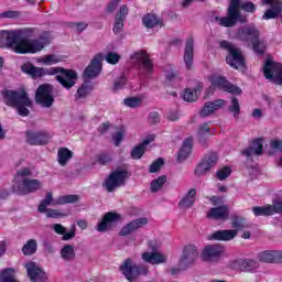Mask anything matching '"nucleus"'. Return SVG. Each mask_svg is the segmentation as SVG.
I'll use <instances>...</instances> for the list:
<instances>
[{"instance_id": "f257e3e1", "label": "nucleus", "mask_w": 282, "mask_h": 282, "mask_svg": "<svg viewBox=\"0 0 282 282\" xmlns=\"http://www.w3.org/2000/svg\"><path fill=\"white\" fill-rule=\"evenodd\" d=\"M32 32L33 29L0 31V47L12 50L15 54H39L52 43V33L44 31L37 39H21V36H32Z\"/></svg>"}, {"instance_id": "f03ea898", "label": "nucleus", "mask_w": 282, "mask_h": 282, "mask_svg": "<svg viewBox=\"0 0 282 282\" xmlns=\"http://www.w3.org/2000/svg\"><path fill=\"white\" fill-rule=\"evenodd\" d=\"M2 98L4 105L17 109L19 116H30V109L28 108L32 107V99L28 96L25 88H20L19 90H4L2 91Z\"/></svg>"}, {"instance_id": "7ed1b4c3", "label": "nucleus", "mask_w": 282, "mask_h": 282, "mask_svg": "<svg viewBox=\"0 0 282 282\" xmlns=\"http://www.w3.org/2000/svg\"><path fill=\"white\" fill-rule=\"evenodd\" d=\"M259 29L254 24H248L242 28H239L234 36L236 41H240V43H245L246 45H252L253 51L257 54H263L264 46L259 41L260 36Z\"/></svg>"}, {"instance_id": "20e7f679", "label": "nucleus", "mask_w": 282, "mask_h": 282, "mask_svg": "<svg viewBox=\"0 0 282 282\" xmlns=\"http://www.w3.org/2000/svg\"><path fill=\"white\" fill-rule=\"evenodd\" d=\"M231 226L235 229H225L217 230L209 235V241H232L237 235H239V230H243V228H250V225L246 221V218L241 216H235L231 219Z\"/></svg>"}, {"instance_id": "39448f33", "label": "nucleus", "mask_w": 282, "mask_h": 282, "mask_svg": "<svg viewBox=\"0 0 282 282\" xmlns=\"http://www.w3.org/2000/svg\"><path fill=\"white\" fill-rule=\"evenodd\" d=\"M32 170L29 167L21 169L17 174V183L13 185L14 191H19L24 195L41 191V181L32 180Z\"/></svg>"}, {"instance_id": "423d86ee", "label": "nucleus", "mask_w": 282, "mask_h": 282, "mask_svg": "<svg viewBox=\"0 0 282 282\" xmlns=\"http://www.w3.org/2000/svg\"><path fill=\"white\" fill-rule=\"evenodd\" d=\"M119 270L127 281L135 282L139 276H147L149 274V267L137 265L131 258H127L119 267Z\"/></svg>"}, {"instance_id": "0eeeda50", "label": "nucleus", "mask_w": 282, "mask_h": 282, "mask_svg": "<svg viewBox=\"0 0 282 282\" xmlns=\"http://www.w3.org/2000/svg\"><path fill=\"white\" fill-rule=\"evenodd\" d=\"M131 177V174L127 170L116 169L112 171L106 181L104 182V188L108 191V193H113L116 188H120V186H124L127 180Z\"/></svg>"}, {"instance_id": "6e6552de", "label": "nucleus", "mask_w": 282, "mask_h": 282, "mask_svg": "<svg viewBox=\"0 0 282 282\" xmlns=\"http://www.w3.org/2000/svg\"><path fill=\"white\" fill-rule=\"evenodd\" d=\"M220 47L229 52L228 56L226 57V62L232 67L234 69H239V67H243V53H241V48H237L235 44L224 40L220 42Z\"/></svg>"}, {"instance_id": "1a4fd4ad", "label": "nucleus", "mask_w": 282, "mask_h": 282, "mask_svg": "<svg viewBox=\"0 0 282 282\" xmlns=\"http://www.w3.org/2000/svg\"><path fill=\"white\" fill-rule=\"evenodd\" d=\"M35 102L46 109L54 105V87L50 84H43L35 91Z\"/></svg>"}, {"instance_id": "9d476101", "label": "nucleus", "mask_w": 282, "mask_h": 282, "mask_svg": "<svg viewBox=\"0 0 282 282\" xmlns=\"http://www.w3.org/2000/svg\"><path fill=\"white\" fill-rule=\"evenodd\" d=\"M199 257V252L197 251V247L193 245H188L184 248L183 253L178 260V265L181 270H188V268H193L195 265V261H197Z\"/></svg>"}, {"instance_id": "9b49d317", "label": "nucleus", "mask_w": 282, "mask_h": 282, "mask_svg": "<svg viewBox=\"0 0 282 282\" xmlns=\"http://www.w3.org/2000/svg\"><path fill=\"white\" fill-rule=\"evenodd\" d=\"M226 252V248L219 243L208 245L206 246L200 254L202 261L206 263H215V261H219L221 256Z\"/></svg>"}, {"instance_id": "f8f14e48", "label": "nucleus", "mask_w": 282, "mask_h": 282, "mask_svg": "<svg viewBox=\"0 0 282 282\" xmlns=\"http://www.w3.org/2000/svg\"><path fill=\"white\" fill-rule=\"evenodd\" d=\"M264 77L268 80H274L276 85H282V64L267 59L263 67Z\"/></svg>"}, {"instance_id": "ddd939ff", "label": "nucleus", "mask_w": 282, "mask_h": 282, "mask_svg": "<svg viewBox=\"0 0 282 282\" xmlns=\"http://www.w3.org/2000/svg\"><path fill=\"white\" fill-rule=\"evenodd\" d=\"M57 69L58 72L56 74L58 75L56 76V80L64 86L65 89H72V87L76 85V80H78V73L61 67H57Z\"/></svg>"}, {"instance_id": "4468645a", "label": "nucleus", "mask_w": 282, "mask_h": 282, "mask_svg": "<svg viewBox=\"0 0 282 282\" xmlns=\"http://www.w3.org/2000/svg\"><path fill=\"white\" fill-rule=\"evenodd\" d=\"M212 85L213 87H217L218 89H221V91H227V94H232L234 96H241L242 93L239 86L234 85L221 76H213Z\"/></svg>"}, {"instance_id": "2eb2a0df", "label": "nucleus", "mask_w": 282, "mask_h": 282, "mask_svg": "<svg viewBox=\"0 0 282 282\" xmlns=\"http://www.w3.org/2000/svg\"><path fill=\"white\" fill-rule=\"evenodd\" d=\"M133 65H137L141 72L144 74H152L153 72V62L149 58V54L144 52L134 53L131 56Z\"/></svg>"}, {"instance_id": "dca6fc26", "label": "nucleus", "mask_w": 282, "mask_h": 282, "mask_svg": "<svg viewBox=\"0 0 282 282\" xmlns=\"http://www.w3.org/2000/svg\"><path fill=\"white\" fill-rule=\"evenodd\" d=\"M239 23H248V18L241 17L232 11H227V17H215L214 23H218L221 28H235Z\"/></svg>"}, {"instance_id": "f3484780", "label": "nucleus", "mask_w": 282, "mask_h": 282, "mask_svg": "<svg viewBox=\"0 0 282 282\" xmlns=\"http://www.w3.org/2000/svg\"><path fill=\"white\" fill-rule=\"evenodd\" d=\"M259 261L252 259H236L229 262L231 270H240L241 272H254L259 270Z\"/></svg>"}, {"instance_id": "a211bd4d", "label": "nucleus", "mask_w": 282, "mask_h": 282, "mask_svg": "<svg viewBox=\"0 0 282 282\" xmlns=\"http://www.w3.org/2000/svg\"><path fill=\"white\" fill-rule=\"evenodd\" d=\"M22 72L24 74H29V76H32V78H41L42 76H56V73L59 68L51 67L48 69L36 67L32 64H24L21 67Z\"/></svg>"}, {"instance_id": "6ab92c4d", "label": "nucleus", "mask_w": 282, "mask_h": 282, "mask_svg": "<svg viewBox=\"0 0 282 282\" xmlns=\"http://www.w3.org/2000/svg\"><path fill=\"white\" fill-rule=\"evenodd\" d=\"M120 219H122V217L116 212L106 213L101 221L97 225L96 230L98 232H107V230H111Z\"/></svg>"}, {"instance_id": "aec40b11", "label": "nucleus", "mask_w": 282, "mask_h": 282, "mask_svg": "<svg viewBox=\"0 0 282 282\" xmlns=\"http://www.w3.org/2000/svg\"><path fill=\"white\" fill-rule=\"evenodd\" d=\"M50 134L45 131H28L26 142L31 147H43L50 142Z\"/></svg>"}, {"instance_id": "412c9836", "label": "nucleus", "mask_w": 282, "mask_h": 282, "mask_svg": "<svg viewBox=\"0 0 282 282\" xmlns=\"http://www.w3.org/2000/svg\"><path fill=\"white\" fill-rule=\"evenodd\" d=\"M218 160L219 158L215 153H209L205 155L203 161L196 167L195 175H197V177H202V175H206V173H208V171L213 169L215 164H217Z\"/></svg>"}, {"instance_id": "4be33fe9", "label": "nucleus", "mask_w": 282, "mask_h": 282, "mask_svg": "<svg viewBox=\"0 0 282 282\" xmlns=\"http://www.w3.org/2000/svg\"><path fill=\"white\" fill-rule=\"evenodd\" d=\"M28 276L32 282H48L47 273H45L41 267L36 265L34 262H29L25 265Z\"/></svg>"}, {"instance_id": "5701e85b", "label": "nucleus", "mask_w": 282, "mask_h": 282, "mask_svg": "<svg viewBox=\"0 0 282 282\" xmlns=\"http://www.w3.org/2000/svg\"><path fill=\"white\" fill-rule=\"evenodd\" d=\"M142 259L145 263H150L151 265H161L169 261V256L161 251H151L142 253Z\"/></svg>"}, {"instance_id": "b1692460", "label": "nucleus", "mask_w": 282, "mask_h": 282, "mask_svg": "<svg viewBox=\"0 0 282 282\" xmlns=\"http://www.w3.org/2000/svg\"><path fill=\"white\" fill-rule=\"evenodd\" d=\"M224 107H226V100H224V99L207 101L203 106L199 115L202 116V118H208V116H213V113H215V111H219V109H224Z\"/></svg>"}, {"instance_id": "393cba45", "label": "nucleus", "mask_w": 282, "mask_h": 282, "mask_svg": "<svg viewBox=\"0 0 282 282\" xmlns=\"http://www.w3.org/2000/svg\"><path fill=\"white\" fill-rule=\"evenodd\" d=\"M129 14V7L127 4H122L119 8V11L115 17V25L112 32L115 34H120L122 32V28H124V21H127V15Z\"/></svg>"}, {"instance_id": "a878e982", "label": "nucleus", "mask_w": 282, "mask_h": 282, "mask_svg": "<svg viewBox=\"0 0 282 282\" xmlns=\"http://www.w3.org/2000/svg\"><path fill=\"white\" fill-rule=\"evenodd\" d=\"M149 224V220L147 218H137L126 226H123L119 232L121 237H127L128 235H131V232H135V230H140V228H144Z\"/></svg>"}, {"instance_id": "bb28decb", "label": "nucleus", "mask_w": 282, "mask_h": 282, "mask_svg": "<svg viewBox=\"0 0 282 282\" xmlns=\"http://www.w3.org/2000/svg\"><path fill=\"white\" fill-rule=\"evenodd\" d=\"M230 216V210L228 209V205H221L219 207H213L207 213L208 219H216L219 221H226Z\"/></svg>"}, {"instance_id": "cd10ccee", "label": "nucleus", "mask_w": 282, "mask_h": 282, "mask_svg": "<svg viewBox=\"0 0 282 282\" xmlns=\"http://www.w3.org/2000/svg\"><path fill=\"white\" fill-rule=\"evenodd\" d=\"M52 230H54L56 235H62V241H72V239L76 237V225H72L70 230L67 231L62 224H54Z\"/></svg>"}, {"instance_id": "c85d7f7f", "label": "nucleus", "mask_w": 282, "mask_h": 282, "mask_svg": "<svg viewBox=\"0 0 282 282\" xmlns=\"http://www.w3.org/2000/svg\"><path fill=\"white\" fill-rule=\"evenodd\" d=\"M194 45H195V42L193 37L187 39L185 44L184 57H183L186 69L193 68V58H195Z\"/></svg>"}, {"instance_id": "c756f323", "label": "nucleus", "mask_w": 282, "mask_h": 282, "mask_svg": "<svg viewBox=\"0 0 282 282\" xmlns=\"http://www.w3.org/2000/svg\"><path fill=\"white\" fill-rule=\"evenodd\" d=\"M102 72V64L100 63V58L95 57L88 67L84 72L85 78H96Z\"/></svg>"}, {"instance_id": "7c9ffc66", "label": "nucleus", "mask_w": 282, "mask_h": 282, "mask_svg": "<svg viewBox=\"0 0 282 282\" xmlns=\"http://www.w3.org/2000/svg\"><path fill=\"white\" fill-rule=\"evenodd\" d=\"M153 140H155V135L149 137L148 139L143 140L142 143L134 147L130 152L132 160H140L142 155H144V151H147V147H149V144L153 142Z\"/></svg>"}, {"instance_id": "2f4dec72", "label": "nucleus", "mask_w": 282, "mask_h": 282, "mask_svg": "<svg viewBox=\"0 0 282 282\" xmlns=\"http://www.w3.org/2000/svg\"><path fill=\"white\" fill-rule=\"evenodd\" d=\"M263 153V141L258 139L252 142V144L242 151V155L246 158H252V155H261Z\"/></svg>"}, {"instance_id": "473e14b6", "label": "nucleus", "mask_w": 282, "mask_h": 282, "mask_svg": "<svg viewBox=\"0 0 282 282\" xmlns=\"http://www.w3.org/2000/svg\"><path fill=\"white\" fill-rule=\"evenodd\" d=\"M197 195V189L192 188L188 191V193L180 200L178 206L180 208H183L184 210L193 207V204H195V197Z\"/></svg>"}, {"instance_id": "72a5a7b5", "label": "nucleus", "mask_w": 282, "mask_h": 282, "mask_svg": "<svg viewBox=\"0 0 282 282\" xmlns=\"http://www.w3.org/2000/svg\"><path fill=\"white\" fill-rule=\"evenodd\" d=\"M191 151H193V138H187L178 151V162H184L191 155Z\"/></svg>"}, {"instance_id": "f704fd0d", "label": "nucleus", "mask_w": 282, "mask_h": 282, "mask_svg": "<svg viewBox=\"0 0 282 282\" xmlns=\"http://www.w3.org/2000/svg\"><path fill=\"white\" fill-rule=\"evenodd\" d=\"M59 256L63 261L69 263L76 259V251L74 250V245H64L59 250Z\"/></svg>"}, {"instance_id": "c9c22d12", "label": "nucleus", "mask_w": 282, "mask_h": 282, "mask_svg": "<svg viewBox=\"0 0 282 282\" xmlns=\"http://www.w3.org/2000/svg\"><path fill=\"white\" fill-rule=\"evenodd\" d=\"M74 158V152L67 148H59L57 151V162L59 166H67V162Z\"/></svg>"}, {"instance_id": "e433bc0d", "label": "nucleus", "mask_w": 282, "mask_h": 282, "mask_svg": "<svg viewBox=\"0 0 282 282\" xmlns=\"http://www.w3.org/2000/svg\"><path fill=\"white\" fill-rule=\"evenodd\" d=\"M63 61H65V58L56 54L44 55L37 58V63L46 66L57 65V63H63Z\"/></svg>"}, {"instance_id": "4c0bfd02", "label": "nucleus", "mask_w": 282, "mask_h": 282, "mask_svg": "<svg viewBox=\"0 0 282 282\" xmlns=\"http://www.w3.org/2000/svg\"><path fill=\"white\" fill-rule=\"evenodd\" d=\"M200 94H202V86H197L194 89L186 88L182 97H183V100H185V102H195V100L199 98Z\"/></svg>"}, {"instance_id": "58836bf2", "label": "nucleus", "mask_w": 282, "mask_h": 282, "mask_svg": "<svg viewBox=\"0 0 282 282\" xmlns=\"http://www.w3.org/2000/svg\"><path fill=\"white\" fill-rule=\"evenodd\" d=\"M47 206H59L58 204H56V199L54 200V195L52 194V192L46 193L45 197L40 203L37 210L40 213H45V210H47Z\"/></svg>"}, {"instance_id": "ea45409f", "label": "nucleus", "mask_w": 282, "mask_h": 282, "mask_svg": "<svg viewBox=\"0 0 282 282\" xmlns=\"http://www.w3.org/2000/svg\"><path fill=\"white\" fill-rule=\"evenodd\" d=\"M142 23L145 25L148 29L152 28H158V25H162V21L160 18H158L153 13H148L142 18Z\"/></svg>"}, {"instance_id": "a19ab883", "label": "nucleus", "mask_w": 282, "mask_h": 282, "mask_svg": "<svg viewBox=\"0 0 282 282\" xmlns=\"http://www.w3.org/2000/svg\"><path fill=\"white\" fill-rule=\"evenodd\" d=\"M37 249H39V242H36V240L34 239H30L22 247V252L25 257H32V254H36Z\"/></svg>"}, {"instance_id": "79ce46f5", "label": "nucleus", "mask_w": 282, "mask_h": 282, "mask_svg": "<svg viewBox=\"0 0 282 282\" xmlns=\"http://www.w3.org/2000/svg\"><path fill=\"white\" fill-rule=\"evenodd\" d=\"M80 199V196L78 195H65V196H59L56 198L55 204H58L59 206H64V204H77V202Z\"/></svg>"}, {"instance_id": "37998d69", "label": "nucleus", "mask_w": 282, "mask_h": 282, "mask_svg": "<svg viewBox=\"0 0 282 282\" xmlns=\"http://www.w3.org/2000/svg\"><path fill=\"white\" fill-rule=\"evenodd\" d=\"M252 213L256 217H270L272 215V205L252 207Z\"/></svg>"}, {"instance_id": "c03bdc74", "label": "nucleus", "mask_w": 282, "mask_h": 282, "mask_svg": "<svg viewBox=\"0 0 282 282\" xmlns=\"http://www.w3.org/2000/svg\"><path fill=\"white\" fill-rule=\"evenodd\" d=\"M164 184H166V176L164 175L153 180L150 184L151 193H158L159 191H162V186H164Z\"/></svg>"}, {"instance_id": "a18cd8bd", "label": "nucleus", "mask_w": 282, "mask_h": 282, "mask_svg": "<svg viewBox=\"0 0 282 282\" xmlns=\"http://www.w3.org/2000/svg\"><path fill=\"white\" fill-rule=\"evenodd\" d=\"M232 173V170L228 166H225L220 170L217 171L216 177L220 181L224 182V180H228L230 177V174Z\"/></svg>"}, {"instance_id": "49530a36", "label": "nucleus", "mask_w": 282, "mask_h": 282, "mask_svg": "<svg viewBox=\"0 0 282 282\" xmlns=\"http://www.w3.org/2000/svg\"><path fill=\"white\" fill-rule=\"evenodd\" d=\"M258 261H260L261 263H272V250L259 252Z\"/></svg>"}, {"instance_id": "de8ad7c7", "label": "nucleus", "mask_w": 282, "mask_h": 282, "mask_svg": "<svg viewBox=\"0 0 282 282\" xmlns=\"http://www.w3.org/2000/svg\"><path fill=\"white\" fill-rule=\"evenodd\" d=\"M105 59L107 63H109V65H118V63H120V54L116 52H109L105 56Z\"/></svg>"}, {"instance_id": "09e8293b", "label": "nucleus", "mask_w": 282, "mask_h": 282, "mask_svg": "<svg viewBox=\"0 0 282 282\" xmlns=\"http://www.w3.org/2000/svg\"><path fill=\"white\" fill-rule=\"evenodd\" d=\"M91 94V88L87 85H82L76 93V98H87Z\"/></svg>"}, {"instance_id": "8fccbe9b", "label": "nucleus", "mask_w": 282, "mask_h": 282, "mask_svg": "<svg viewBox=\"0 0 282 282\" xmlns=\"http://www.w3.org/2000/svg\"><path fill=\"white\" fill-rule=\"evenodd\" d=\"M229 110L234 112V116L237 117L241 113V108L239 106V100L236 97L231 98V106H229Z\"/></svg>"}, {"instance_id": "3c124183", "label": "nucleus", "mask_w": 282, "mask_h": 282, "mask_svg": "<svg viewBox=\"0 0 282 282\" xmlns=\"http://www.w3.org/2000/svg\"><path fill=\"white\" fill-rule=\"evenodd\" d=\"M124 133H126L124 129L121 128L112 135L115 147H120V142H122V140H124Z\"/></svg>"}, {"instance_id": "603ef678", "label": "nucleus", "mask_w": 282, "mask_h": 282, "mask_svg": "<svg viewBox=\"0 0 282 282\" xmlns=\"http://www.w3.org/2000/svg\"><path fill=\"white\" fill-rule=\"evenodd\" d=\"M240 3H241V0H230L228 11L234 12L235 14L241 15V12L239 11Z\"/></svg>"}, {"instance_id": "864d4df0", "label": "nucleus", "mask_w": 282, "mask_h": 282, "mask_svg": "<svg viewBox=\"0 0 282 282\" xmlns=\"http://www.w3.org/2000/svg\"><path fill=\"white\" fill-rule=\"evenodd\" d=\"M126 107H130V109H135V107H140V99L139 98H127L123 100Z\"/></svg>"}, {"instance_id": "5fc2aeb1", "label": "nucleus", "mask_w": 282, "mask_h": 282, "mask_svg": "<svg viewBox=\"0 0 282 282\" xmlns=\"http://www.w3.org/2000/svg\"><path fill=\"white\" fill-rule=\"evenodd\" d=\"M164 166V160L158 159L150 165V173H158Z\"/></svg>"}, {"instance_id": "6e6d98bb", "label": "nucleus", "mask_w": 282, "mask_h": 282, "mask_svg": "<svg viewBox=\"0 0 282 282\" xmlns=\"http://www.w3.org/2000/svg\"><path fill=\"white\" fill-rule=\"evenodd\" d=\"M160 120H161V117L158 111H152L148 116V122L150 124H160Z\"/></svg>"}, {"instance_id": "4d7b16f0", "label": "nucleus", "mask_w": 282, "mask_h": 282, "mask_svg": "<svg viewBox=\"0 0 282 282\" xmlns=\"http://www.w3.org/2000/svg\"><path fill=\"white\" fill-rule=\"evenodd\" d=\"M89 24H87V22H73L72 23V28L73 30H75L76 32H85V30H87Z\"/></svg>"}, {"instance_id": "13d9d810", "label": "nucleus", "mask_w": 282, "mask_h": 282, "mask_svg": "<svg viewBox=\"0 0 282 282\" xmlns=\"http://www.w3.org/2000/svg\"><path fill=\"white\" fill-rule=\"evenodd\" d=\"M44 213H46L48 219H58V217H63V214H61L58 209H46Z\"/></svg>"}, {"instance_id": "bf43d9fd", "label": "nucleus", "mask_w": 282, "mask_h": 282, "mask_svg": "<svg viewBox=\"0 0 282 282\" xmlns=\"http://www.w3.org/2000/svg\"><path fill=\"white\" fill-rule=\"evenodd\" d=\"M127 85V78L120 77L119 79L115 80L113 89L115 91H119V89H122Z\"/></svg>"}, {"instance_id": "052dcab7", "label": "nucleus", "mask_w": 282, "mask_h": 282, "mask_svg": "<svg viewBox=\"0 0 282 282\" xmlns=\"http://www.w3.org/2000/svg\"><path fill=\"white\" fill-rule=\"evenodd\" d=\"M207 133H210V127H208V123H204L198 129V138L202 139L204 135H207Z\"/></svg>"}, {"instance_id": "680f3d73", "label": "nucleus", "mask_w": 282, "mask_h": 282, "mask_svg": "<svg viewBox=\"0 0 282 282\" xmlns=\"http://www.w3.org/2000/svg\"><path fill=\"white\" fill-rule=\"evenodd\" d=\"M272 263H282L281 250H272Z\"/></svg>"}, {"instance_id": "e2e57ef3", "label": "nucleus", "mask_w": 282, "mask_h": 282, "mask_svg": "<svg viewBox=\"0 0 282 282\" xmlns=\"http://www.w3.org/2000/svg\"><path fill=\"white\" fill-rule=\"evenodd\" d=\"M272 208V215L274 213L282 215V200L275 202L273 205H271Z\"/></svg>"}, {"instance_id": "0e129e2a", "label": "nucleus", "mask_w": 282, "mask_h": 282, "mask_svg": "<svg viewBox=\"0 0 282 282\" xmlns=\"http://www.w3.org/2000/svg\"><path fill=\"white\" fill-rule=\"evenodd\" d=\"M167 120H170V122H177L180 120V112H177V110L170 111L167 113Z\"/></svg>"}, {"instance_id": "69168bd1", "label": "nucleus", "mask_w": 282, "mask_h": 282, "mask_svg": "<svg viewBox=\"0 0 282 282\" xmlns=\"http://www.w3.org/2000/svg\"><path fill=\"white\" fill-rule=\"evenodd\" d=\"M271 149H273L274 151H281V153H282V141L279 139L272 140Z\"/></svg>"}, {"instance_id": "338daca9", "label": "nucleus", "mask_w": 282, "mask_h": 282, "mask_svg": "<svg viewBox=\"0 0 282 282\" xmlns=\"http://www.w3.org/2000/svg\"><path fill=\"white\" fill-rule=\"evenodd\" d=\"M241 8H242V10H245L246 12H254V10H257V9L254 8V3H252V2H243V3L241 4Z\"/></svg>"}, {"instance_id": "774afa93", "label": "nucleus", "mask_w": 282, "mask_h": 282, "mask_svg": "<svg viewBox=\"0 0 282 282\" xmlns=\"http://www.w3.org/2000/svg\"><path fill=\"white\" fill-rule=\"evenodd\" d=\"M99 164H109L111 162V156L109 154H100L98 158Z\"/></svg>"}]
</instances>
